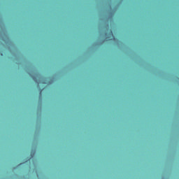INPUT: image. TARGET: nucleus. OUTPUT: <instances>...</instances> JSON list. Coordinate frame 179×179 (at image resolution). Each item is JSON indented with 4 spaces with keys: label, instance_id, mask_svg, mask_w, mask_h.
<instances>
[{
    "label": "nucleus",
    "instance_id": "nucleus-1",
    "mask_svg": "<svg viewBox=\"0 0 179 179\" xmlns=\"http://www.w3.org/2000/svg\"><path fill=\"white\" fill-rule=\"evenodd\" d=\"M29 76H31L35 83H37L38 86L40 85V83H43V85L47 83L45 81H43V77L38 73H36L34 74L29 73Z\"/></svg>",
    "mask_w": 179,
    "mask_h": 179
},
{
    "label": "nucleus",
    "instance_id": "nucleus-2",
    "mask_svg": "<svg viewBox=\"0 0 179 179\" xmlns=\"http://www.w3.org/2000/svg\"><path fill=\"white\" fill-rule=\"evenodd\" d=\"M41 92H43V90H40V94H41Z\"/></svg>",
    "mask_w": 179,
    "mask_h": 179
}]
</instances>
